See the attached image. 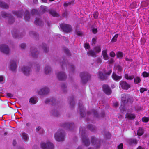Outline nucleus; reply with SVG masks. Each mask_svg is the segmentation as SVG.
Masks as SVG:
<instances>
[{
	"instance_id": "33",
	"label": "nucleus",
	"mask_w": 149,
	"mask_h": 149,
	"mask_svg": "<svg viewBox=\"0 0 149 149\" xmlns=\"http://www.w3.org/2000/svg\"><path fill=\"white\" fill-rule=\"evenodd\" d=\"M87 128L92 132H95L96 130V127L94 125L91 124L88 125Z\"/></svg>"
},
{
	"instance_id": "30",
	"label": "nucleus",
	"mask_w": 149,
	"mask_h": 149,
	"mask_svg": "<svg viewBox=\"0 0 149 149\" xmlns=\"http://www.w3.org/2000/svg\"><path fill=\"white\" fill-rule=\"evenodd\" d=\"M102 133L104 135L105 138L109 139L111 138V134L109 132L106 131L105 130H104Z\"/></svg>"
},
{
	"instance_id": "15",
	"label": "nucleus",
	"mask_w": 149,
	"mask_h": 149,
	"mask_svg": "<svg viewBox=\"0 0 149 149\" xmlns=\"http://www.w3.org/2000/svg\"><path fill=\"white\" fill-rule=\"evenodd\" d=\"M21 70L24 75L26 76H29L31 71V68L26 66H24Z\"/></svg>"
},
{
	"instance_id": "21",
	"label": "nucleus",
	"mask_w": 149,
	"mask_h": 149,
	"mask_svg": "<svg viewBox=\"0 0 149 149\" xmlns=\"http://www.w3.org/2000/svg\"><path fill=\"white\" fill-rule=\"evenodd\" d=\"M10 65L9 66V69L12 71H14L17 68V65L16 62L11 60L10 62Z\"/></svg>"
},
{
	"instance_id": "50",
	"label": "nucleus",
	"mask_w": 149,
	"mask_h": 149,
	"mask_svg": "<svg viewBox=\"0 0 149 149\" xmlns=\"http://www.w3.org/2000/svg\"><path fill=\"white\" fill-rule=\"evenodd\" d=\"M92 113H93V115L95 117L97 118H99V115L96 111L93 110L92 111Z\"/></svg>"
},
{
	"instance_id": "51",
	"label": "nucleus",
	"mask_w": 149,
	"mask_h": 149,
	"mask_svg": "<svg viewBox=\"0 0 149 149\" xmlns=\"http://www.w3.org/2000/svg\"><path fill=\"white\" fill-rule=\"evenodd\" d=\"M94 49L96 53H99L101 51V48L100 46H97L94 48Z\"/></svg>"
},
{
	"instance_id": "38",
	"label": "nucleus",
	"mask_w": 149,
	"mask_h": 149,
	"mask_svg": "<svg viewBox=\"0 0 149 149\" xmlns=\"http://www.w3.org/2000/svg\"><path fill=\"white\" fill-rule=\"evenodd\" d=\"M39 10L40 15H42L46 11V7L44 6H41Z\"/></svg>"
},
{
	"instance_id": "63",
	"label": "nucleus",
	"mask_w": 149,
	"mask_h": 149,
	"mask_svg": "<svg viewBox=\"0 0 149 149\" xmlns=\"http://www.w3.org/2000/svg\"><path fill=\"white\" fill-rule=\"evenodd\" d=\"M92 32L94 34H96L97 32V28H93L92 29Z\"/></svg>"
},
{
	"instance_id": "1",
	"label": "nucleus",
	"mask_w": 149,
	"mask_h": 149,
	"mask_svg": "<svg viewBox=\"0 0 149 149\" xmlns=\"http://www.w3.org/2000/svg\"><path fill=\"white\" fill-rule=\"evenodd\" d=\"M45 103L46 104H48L49 103L52 104V108L53 109L51 111V113L53 116H58L59 115V113L57 110L58 109V104L56 103V100L54 98L47 99L45 101Z\"/></svg>"
},
{
	"instance_id": "6",
	"label": "nucleus",
	"mask_w": 149,
	"mask_h": 149,
	"mask_svg": "<svg viewBox=\"0 0 149 149\" xmlns=\"http://www.w3.org/2000/svg\"><path fill=\"white\" fill-rule=\"evenodd\" d=\"M13 13L15 15L18 17H22L24 14V19L26 21H29L30 18V14L28 10L25 12L13 11Z\"/></svg>"
},
{
	"instance_id": "60",
	"label": "nucleus",
	"mask_w": 149,
	"mask_h": 149,
	"mask_svg": "<svg viewBox=\"0 0 149 149\" xmlns=\"http://www.w3.org/2000/svg\"><path fill=\"white\" fill-rule=\"evenodd\" d=\"M147 91V89L143 88H141L140 89V91L141 93H143L144 91Z\"/></svg>"
},
{
	"instance_id": "14",
	"label": "nucleus",
	"mask_w": 149,
	"mask_h": 149,
	"mask_svg": "<svg viewBox=\"0 0 149 149\" xmlns=\"http://www.w3.org/2000/svg\"><path fill=\"white\" fill-rule=\"evenodd\" d=\"M0 50L1 52L6 54H8L10 52V49L8 46L5 44H2L0 45Z\"/></svg>"
},
{
	"instance_id": "16",
	"label": "nucleus",
	"mask_w": 149,
	"mask_h": 149,
	"mask_svg": "<svg viewBox=\"0 0 149 149\" xmlns=\"http://www.w3.org/2000/svg\"><path fill=\"white\" fill-rule=\"evenodd\" d=\"M57 77L60 80L64 81L67 78V76L63 72H59L57 74Z\"/></svg>"
},
{
	"instance_id": "28",
	"label": "nucleus",
	"mask_w": 149,
	"mask_h": 149,
	"mask_svg": "<svg viewBox=\"0 0 149 149\" xmlns=\"http://www.w3.org/2000/svg\"><path fill=\"white\" fill-rule=\"evenodd\" d=\"M112 77L115 81H119L122 78V76L118 75L115 72H113L112 75Z\"/></svg>"
},
{
	"instance_id": "59",
	"label": "nucleus",
	"mask_w": 149,
	"mask_h": 149,
	"mask_svg": "<svg viewBox=\"0 0 149 149\" xmlns=\"http://www.w3.org/2000/svg\"><path fill=\"white\" fill-rule=\"evenodd\" d=\"M114 61L113 58H111L108 61L109 64H112L114 62Z\"/></svg>"
},
{
	"instance_id": "32",
	"label": "nucleus",
	"mask_w": 149,
	"mask_h": 149,
	"mask_svg": "<svg viewBox=\"0 0 149 149\" xmlns=\"http://www.w3.org/2000/svg\"><path fill=\"white\" fill-rule=\"evenodd\" d=\"M107 50H104L102 52V54L103 56V58L105 60H107L109 59V57L107 54Z\"/></svg>"
},
{
	"instance_id": "47",
	"label": "nucleus",
	"mask_w": 149,
	"mask_h": 149,
	"mask_svg": "<svg viewBox=\"0 0 149 149\" xmlns=\"http://www.w3.org/2000/svg\"><path fill=\"white\" fill-rule=\"evenodd\" d=\"M64 52L68 56H70L71 54L69 50L67 48H65L64 49Z\"/></svg>"
},
{
	"instance_id": "24",
	"label": "nucleus",
	"mask_w": 149,
	"mask_h": 149,
	"mask_svg": "<svg viewBox=\"0 0 149 149\" xmlns=\"http://www.w3.org/2000/svg\"><path fill=\"white\" fill-rule=\"evenodd\" d=\"M98 76L99 78L101 80H104L107 79L108 77V76L106 75L105 73L104 74L101 71H99L98 72Z\"/></svg>"
},
{
	"instance_id": "61",
	"label": "nucleus",
	"mask_w": 149,
	"mask_h": 149,
	"mask_svg": "<svg viewBox=\"0 0 149 149\" xmlns=\"http://www.w3.org/2000/svg\"><path fill=\"white\" fill-rule=\"evenodd\" d=\"M109 55L111 57L113 58L115 56L116 54L114 52L111 51Z\"/></svg>"
},
{
	"instance_id": "17",
	"label": "nucleus",
	"mask_w": 149,
	"mask_h": 149,
	"mask_svg": "<svg viewBox=\"0 0 149 149\" xmlns=\"http://www.w3.org/2000/svg\"><path fill=\"white\" fill-rule=\"evenodd\" d=\"M102 88L104 92L107 95H109L111 93V90L108 85H103Z\"/></svg>"
},
{
	"instance_id": "46",
	"label": "nucleus",
	"mask_w": 149,
	"mask_h": 149,
	"mask_svg": "<svg viewBox=\"0 0 149 149\" xmlns=\"http://www.w3.org/2000/svg\"><path fill=\"white\" fill-rule=\"evenodd\" d=\"M61 89L64 92H66L67 91V86L65 84L63 83L62 84L61 86Z\"/></svg>"
},
{
	"instance_id": "53",
	"label": "nucleus",
	"mask_w": 149,
	"mask_h": 149,
	"mask_svg": "<svg viewBox=\"0 0 149 149\" xmlns=\"http://www.w3.org/2000/svg\"><path fill=\"white\" fill-rule=\"evenodd\" d=\"M142 75L144 77H149V73H147L145 71L143 72Z\"/></svg>"
},
{
	"instance_id": "64",
	"label": "nucleus",
	"mask_w": 149,
	"mask_h": 149,
	"mask_svg": "<svg viewBox=\"0 0 149 149\" xmlns=\"http://www.w3.org/2000/svg\"><path fill=\"white\" fill-rule=\"evenodd\" d=\"M105 116V114L104 112V111L102 112L99 115V117H102V118L104 117Z\"/></svg>"
},
{
	"instance_id": "7",
	"label": "nucleus",
	"mask_w": 149,
	"mask_h": 149,
	"mask_svg": "<svg viewBox=\"0 0 149 149\" xmlns=\"http://www.w3.org/2000/svg\"><path fill=\"white\" fill-rule=\"evenodd\" d=\"M81 80L83 84L86 83L91 78L90 75L87 72H83L80 74Z\"/></svg>"
},
{
	"instance_id": "35",
	"label": "nucleus",
	"mask_w": 149,
	"mask_h": 149,
	"mask_svg": "<svg viewBox=\"0 0 149 149\" xmlns=\"http://www.w3.org/2000/svg\"><path fill=\"white\" fill-rule=\"evenodd\" d=\"M44 70L45 74H49L51 72L52 69L49 66L47 65L45 67Z\"/></svg>"
},
{
	"instance_id": "9",
	"label": "nucleus",
	"mask_w": 149,
	"mask_h": 149,
	"mask_svg": "<svg viewBox=\"0 0 149 149\" xmlns=\"http://www.w3.org/2000/svg\"><path fill=\"white\" fill-rule=\"evenodd\" d=\"M61 127L68 130H72L74 127L75 125L73 123H64L60 124Z\"/></svg>"
},
{
	"instance_id": "13",
	"label": "nucleus",
	"mask_w": 149,
	"mask_h": 149,
	"mask_svg": "<svg viewBox=\"0 0 149 149\" xmlns=\"http://www.w3.org/2000/svg\"><path fill=\"white\" fill-rule=\"evenodd\" d=\"M78 108L79 109L80 113L82 117H84L86 115L85 109L83 106L81 101L79 100L78 103Z\"/></svg>"
},
{
	"instance_id": "31",
	"label": "nucleus",
	"mask_w": 149,
	"mask_h": 149,
	"mask_svg": "<svg viewBox=\"0 0 149 149\" xmlns=\"http://www.w3.org/2000/svg\"><path fill=\"white\" fill-rule=\"evenodd\" d=\"M48 12L49 13L52 15L53 16L58 17V14L54 10L49 9Z\"/></svg>"
},
{
	"instance_id": "2",
	"label": "nucleus",
	"mask_w": 149,
	"mask_h": 149,
	"mask_svg": "<svg viewBox=\"0 0 149 149\" xmlns=\"http://www.w3.org/2000/svg\"><path fill=\"white\" fill-rule=\"evenodd\" d=\"M63 60L61 61V59L60 61V63L62 69H63L65 67L67 66H68L69 68V71L70 73H74L75 69V67L72 64L68 63L67 60H66L64 58H63Z\"/></svg>"
},
{
	"instance_id": "3",
	"label": "nucleus",
	"mask_w": 149,
	"mask_h": 149,
	"mask_svg": "<svg viewBox=\"0 0 149 149\" xmlns=\"http://www.w3.org/2000/svg\"><path fill=\"white\" fill-rule=\"evenodd\" d=\"M132 98L127 94H123L121 95L122 103L119 107L120 110H123L125 108V106L128 102H132Z\"/></svg>"
},
{
	"instance_id": "8",
	"label": "nucleus",
	"mask_w": 149,
	"mask_h": 149,
	"mask_svg": "<svg viewBox=\"0 0 149 149\" xmlns=\"http://www.w3.org/2000/svg\"><path fill=\"white\" fill-rule=\"evenodd\" d=\"M1 15L2 17L4 18L8 17V22L10 24H12L15 22V18L11 15L6 13L5 11H2Z\"/></svg>"
},
{
	"instance_id": "29",
	"label": "nucleus",
	"mask_w": 149,
	"mask_h": 149,
	"mask_svg": "<svg viewBox=\"0 0 149 149\" xmlns=\"http://www.w3.org/2000/svg\"><path fill=\"white\" fill-rule=\"evenodd\" d=\"M12 33L13 36L14 38H20L21 36H19L18 31L15 29H13L12 31Z\"/></svg>"
},
{
	"instance_id": "18",
	"label": "nucleus",
	"mask_w": 149,
	"mask_h": 149,
	"mask_svg": "<svg viewBox=\"0 0 149 149\" xmlns=\"http://www.w3.org/2000/svg\"><path fill=\"white\" fill-rule=\"evenodd\" d=\"M120 85L122 89L126 90L130 87V84L123 81H121L120 82Z\"/></svg>"
},
{
	"instance_id": "5",
	"label": "nucleus",
	"mask_w": 149,
	"mask_h": 149,
	"mask_svg": "<svg viewBox=\"0 0 149 149\" xmlns=\"http://www.w3.org/2000/svg\"><path fill=\"white\" fill-rule=\"evenodd\" d=\"M65 135L66 134L64 131L62 129H60L55 134L54 137L57 141L62 142L64 141Z\"/></svg>"
},
{
	"instance_id": "25",
	"label": "nucleus",
	"mask_w": 149,
	"mask_h": 149,
	"mask_svg": "<svg viewBox=\"0 0 149 149\" xmlns=\"http://www.w3.org/2000/svg\"><path fill=\"white\" fill-rule=\"evenodd\" d=\"M35 24L36 25L42 26L44 25V22L42 20L39 18L36 17L34 21Z\"/></svg>"
},
{
	"instance_id": "52",
	"label": "nucleus",
	"mask_w": 149,
	"mask_h": 149,
	"mask_svg": "<svg viewBox=\"0 0 149 149\" xmlns=\"http://www.w3.org/2000/svg\"><path fill=\"white\" fill-rule=\"evenodd\" d=\"M33 65L35 66L36 71L38 72V71L40 69V65L39 64H37L35 63L33 64Z\"/></svg>"
},
{
	"instance_id": "58",
	"label": "nucleus",
	"mask_w": 149,
	"mask_h": 149,
	"mask_svg": "<svg viewBox=\"0 0 149 149\" xmlns=\"http://www.w3.org/2000/svg\"><path fill=\"white\" fill-rule=\"evenodd\" d=\"M6 96L11 98H13V95L9 93H6Z\"/></svg>"
},
{
	"instance_id": "23",
	"label": "nucleus",
	"mask_w": 149,
	"mask_h": 149,
	"mask_svg": "<svg viewBox=\"0 0 149 149\" xmlns=\"http://www.w3.org/2000/svg\"><path fill=\"white\" fill-rule=\"evenodd\" d=\"M127 143L131 146L136 145L138 143L137 140L135 138H131L127 140Z\"/></svg>"
},
{
	"instance_id": "57",
	"label": "nucleus",
	"mask_w": 149,
	"mask_h": 149,
	"mask_svg": "<svg viewBox=\"0 0 149 149\" xmlns=\"http://www.w3.org/2000/svg\"><path fill=\"white\" fill-rule=\"evenodd\" d=\"M142 120L143 122H147L149 121V119L147 117H143L142 118Z\"/></svg>"
},
{
	"instance_id": "12",
	"label": "nucleus",
	"mask_w": 149,
	"mask_h": 149,
	"mask_svg": "<svg viewBox=\"0 0 149 149\" xmlns=\"http://www.w3.org/2000/svg\"><path fill=\"white\" fill-rule=\"evenodd\" d=\"M91 142L92 144L94 145L96 148H100V141L97 139L94 136H92L91 137Z\"/></svg>"
},
{
	"instance_id": "10",
	"label": "nucleus",
	"mask_w": 149,
	"mask_h": 149,
	"mask_svg": "<svg viewBox=\"0 0 149 149\" xmlns=\"http://www.w3.org/2000/svg\"><path fill=\"white\" fill-rule=\"evenodd\" d=\"M40 145L42 149H54V145L50 142H41Z\"/></svg>"
},
{
	"instance_id": "48",
	"label": "nucleus",
	"mask_w": 149,
	"mask_h": 149,
	"mask_svg": "<svg viewBox=\"0 0 149 149\" xmlns=\"http://www.w3.org/2000/svg\"><path fill=\"white\" fill-rule=\"evenodd\" d=\"M74 2L73 1H71L69 2H66L64 3L63 6L65 7H66L69 5H70L72 3Z\"/></svg>"
},
{
	"instance_id": "11",
	"label": "nucleus",
	"mask_w": 149,
	"mask_h": 149,
	"mask_svg": "<svg viewBox=\"0 0 149 149\" xmlns=\"http://www.w3.org/2000/svg\"><path fill=\"white\" fill-rule=\"evenodd\" d=\"M60 27L63 31L68 33L72 31V29L70 25L64 23L60 24Z\"/></svg>"
},
{
	"instance_id": "41",
	"label": "nucleus",
	"mask_w": 149,
	"mask_h": 149,
	"mask_svg": "<svg viewBox=\"0 0 149 149\" xmlns=\"http://www.w3.org/2000/svg\"><path fill=\"white\" fill-rule=\"evenodd\" d=\"M144 133L143 130L141 128H139L137 131V134L139 136H141Z\"/></svg>"
},
{
	"instance_id": "37",
	"label": "nucleus",
	"mask_w": 149,
	"mask_h": 149,
	"mask_svg": "<svg viewBox=\"0 0 149 149\" xmlns=\"http://www.w3.org/2000/svg\"><path fill=\"white\" fill-rule=\"evenodd\" d=\"M116 55L117 58L121 59L123 57L124 54L122 52L118 51L116 53Z\"/></svg>"
},
{
	"instance_id": "43",
	"label": "nucleus",
	"mask_w": 149,
	"mask_h": 149,
	"mask_svg": "<svg viewBox=\"0 0 149 149\" xmlns=\"http://www.w3.org/2000/svg\"><path fill=\"white\" fill-rule=\"evenodd\" d=\"M37 102V98L36 97H31L29 99V102L33 104H36Z\"/></svg>"
},
{
	"instance_id": "55",
	"label": "nucleus",
	"mask_w": 149,
	"mask_h": 149,
	"mask_svg": "<svg viewBox=\"0 0 149 149\" xmlns=\"http://www.w3.org/2000/svg\"><path fill=\"white\" fill-rule=\"evenodd\" d=\"M99 13L97 11H96L94 13L93 17L95 19L97 18L98 16Z\"/></svg>"
},
{
	"instance_id": "22",
	"label": "nucleus",
	"mask_w": 149,
	"mask_h": 149,
	"mask_svg": "<svg viewBox=\"0 0 149 149\" xmlns=\"http://www.w3.org/2000/svg\"><path fill=\"white\" fill-rule=\"evenodd\" d=\"M49 91V89L48 88L45 87L40 90L38 93L40 95H45L48 94Z\"/></svg>"
},
{
	"instance_id": "62",
	"label": "nucleus",
	"mask_w": 149,
	"mask_h": 149,
	"mask_svg": "<svg viewBox=\"0 0 149 149\" xmlns=\"http://www.w3.org/2000/svg\"><path fill=\"white\" fill-rule=\"evenodd\" d=\"M97 63L100 64L102 62V60L100 58H98L96 60Z\"/></svg>"
},
{
	"instance_id": "34",
	"label": "nucleus",
	"mask_w": 149,
	"mask_h": 149,
	"mask_svg": "<svg viewBox=\"0 0 149 149\" xmlns=\"http://www.w3.org/2000/svg\"><path fill=\"white\" fill-rule=\"evenodd\" d=\"M87 54L92 57H95L96 56V52L93 50H89L87 52Z\"/></svg>"
},
{
	"instance_id": "26",
	"label": "nucleus",
	"mask_w": 149,
	"mask_h": 149,
	"mask_svg": "<svg viewBox=\"0 0 149 149\" xmlns=\"http://www.w3.org/2000/svg\"><path fill=\"white\" fill-rule=\"evenodd\" d=\"M41 46L44 52L47 53L49 52V47L47 45H46L45 43H43Z\"/></svg>"
},
{
	"instance_id": "40",
	"label": "nucleus",
	"mask_w": 149,
	"mask_h": 149,
	"mask_svg": "<svg viewBox=\"0 0 149 149\" xmlns=\"http://www.w3.org/2000/svg\"><path fill=\"white\" fill-rule=\"evenodd\" d=\"M31 14L32 15H40V14L39 12V10L33 9L32 10Z\"/></svg>"
},
{
	"instance_id": "44",
	"label": "nucleus",
	"mask_w": 149,
	"mask_h": 149,
	"mask_svg": "<svg viewBox=\"0 0 149 149\" xmlns=\"http://www.w3.org/2000/svg\"><path fill=\"white\" fill-rule=\"evenodd\" d=\"M126 116L128 118L131 120L134 119L135 117V115L132 114H127L126 115Z\"/></svg>"
},
{
	"instance_id": "42",
	"label": "nucleus",
	"mask_w": 149,
	"mask_h": 149,
	"mask_svg": "<svg viewBox=\"0 0 149 149\" xmlns=\"http://www.w3.org/2000/svg\"><path fill=\"white\" fill-rule=\"evenodd\" d=\"M22 139L25 141H26L28 140L29 137L27 134L25 133H23L22 134Z\"/></svg>"
},
{
	"instance_id": "54",
	"label": "nucleus",
	"mask_w": 149,
	"mask_h": 149,
	"mask_svg": "<svg viewBox=\"0 0 149 149\" xmlns=\"http://www.w3.org/2000/svg\"><path fill=\"white\" fill-rule=\"evenodd\" d=\"M19 47L22 49H24L26 47V44L25 43H22L19 45Z\"/></svg>"
},
{
	"instance_id": "39",
	"label": "nucleus",
	"mask_w": 149,
	"mask_h": 149,
	"mask_svg": "<svg viewBox=\"0 0 149 149\" xmlns=\"http://www.w3.org/2000/svg\"><path fill=\"white\" fill-rule=\"evenodd\" d=\"M141 81L140 77L137 76L134 78V83L136 84H138L140 83Z\"/></svg>"
},
{
	"instance_id": "49",
	"label": "nucleus",
	"mask_w": 149,
	"mask_h": 149,
	"mask_svg": "<svg viewBox=\"0 0 149 149\" xmlns=\"http://www.w3.org/2000/svg\"><path fill=\"white\" fill-rule=\"evenodd\" d=\"M116 69L119 72L122 71L123 69L122 67L119 65H117L116 66Z\"/></svg>"
},
{
	"instance_id": "56",
	"label": "nucleus",
	"mask_w": 149,
	"mask_h": 149,
	"mask_svg": "<svg viewBox=\"0 0 149 149\" xmlns=\"http://www.w3.org/2000/svg\"><path fill=\"white\" fill-rule=\"evenodd\" d=\"M84 47L85 48L88 49H89L90 48V46L88 43H86L84 44Z\"/></svg>"
},
{
	"instance_id": "4",
	"label": "nucleus",
	"mask_w": 149,
	"mask_h": 149,
	"mask_svg": "<svg viewBox=\"0 0 149 149\" xmlns=\"http://www.w3.org/2000/svg\"><path fill=\"white\" fill-rule=\"evenodd\" d=\"M80 133L81 134L82 141L85 145L88 146L90 144L89 139L87 137L85 133V129L84 127H81L80 128Z\"/></svg>"
},
{
	"instance_id": "36",
	"label": "nucleus",
	"mask_w": 149,
	"mask_h": 149,
	"mask_svg": "<svg viewBox=\"0 0 149 149\" xmlns=\"http://www.w3.org/2000/svg\"><path fill=\"white\" fill-rule=\"evenodd\" d=\"M0 7L6 9H8V5L5 2L1 1H0Z\"/></svg>"
},
{
	"instance_id": "27",
	"label": "nucleus",
	"mask_w": 149,
	"mask_h": 149,
	"mask_svg": "<svg viewBox=\"0 0 149 149\" xmlns=\"http://www.w3.org/2000/svg\"><path fill=\"white\" fill-rule=\"evenodd\" d=\"M29 35L34 38L36 40H38L39 38V35L38 33L35 31H31L29 32Z\"/></svg>"
},
{
	"instance_id": "45",
	"label": "nucleus",
	"mask_w": 149,
	"mask_h": 149,
	"mask_svg": "<svg viewBox=\"0 0 149 149\" xmlns=\"http://www.w3.org/2000/svg\"><path fill=\"white\" fill-rule=\"evenodd\" d=\"M118 36V34H116L112 38L111 40V42H115L117 41V39Z\"/></svg>"
},
{
	"instance_id": "19",
	"label": "nucleus",
	"mask_w": 149,
	"mask_h": 149,
	"mask_svg": "<svg viewBox=\"0 0 149 149\" xmlns=\"http://www.w3.org/2000/svg\"><path fill=\"white\" fill-rule=\"evenodd\" d=\"M31 54L33 58H36L39 54V52L34 47H31L30 48Z\"/></svg>"
},
{
	"instance_id": "20",
	"label": "nucleus",
	"mask_w": 149,
	"mask_h": 149,
	"mask_svg": "<svg viewBox=\"0 0 149 149\" xmlns=\"http://www.w3.org/2000/svg\"><path fill=\"white\" fill-rule=\"evenodd\" d=\"M74 98L73 96L69 97L68 99V101L71 108H73L75 105V102L74 101Z\"/></svg>"
}]
</instances>
